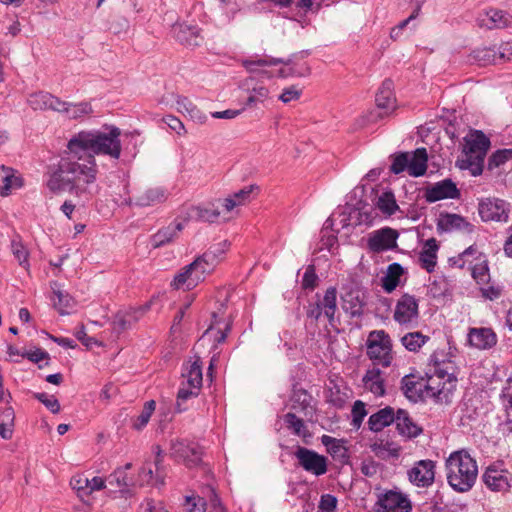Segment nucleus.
<instances>
[{
  "label": "nucleus",
  "instance_id": "nucleus-27",
  "mask_svg": "<svg viewBox=\"0 0 512 512\" xmlns=\"http://www.w3.org/2000/svg\"><path fill=\"white\" fill-rule=\"evenodd\" d=\"M362 382L364 387L376 397L385 395V380L379 368L373 367L368 369L362 378Z\"/></svg>",
  "mask_w": 512,
  "mask_h": 512
},
{
  "label": "nucleus",
  "instance_id": "nucleus-57",
  "mask_svg": "<svg viewBox=\"0 0 512 512\" xmlns=\"http://www.w3.org/2000/svg\"><path fill=\"white\" fill-rule=\"evenodd\" d=\"M33 398L41 402L51 413L58 414L60 412V403L54 395H48L45 392L33 393Z\"/></svg>",
  "mask_w": 512,
  "mask_h": 512
},
{
  "label": "nucleus",
  "instance_id": "nucleus-51",
  "mask_svg": "<svg viewBox=\"0 0 512 512\" xmlns=\"http://www.w3.org/2000/svg\"><path fill=\"white\" fill-rule=\"evenodd\" d=\"M488 21L490 22L487 24V26L490 29L493 28H505L510 24V17L508 13L498 10V9H491L487 12Z\"/></svg>",
  "mask_w": 512,
  "mask_h": 512
},
{
  "label": "nucleus",
  "instance_id": "nucleus-31",
  "mask_svg": "<svg viewBox=\"0 0 512 512\" xmlns=\"http://www.w3.org/2000/svg\"><path fill=\"white\" fill-rule=\"evenodd\" d=\"M428 154L424 147L417 148L409 156V175L412 177H421L425 175L428 167Z\"/></svg>",
  "mask_w": 512,
  "mask_h": 512
},
{
  "label": "nucleus",
  "instance_id": "nucleus-6",
  "mask_svg": "<svg viewBox=\"0 0 512 512\" xmlns=\"http://www.w3.org/2000/svg\"><path fill=\"white\" fill-rule=\"evenodd\" d=\"M366 354L374 366L387 368L393 361L392 341L384 330H373L366 340Z\"/></svg>",
  "mask_w": 512,
  "mask_h": 512
},
{
  "label": "nucleus",
  "instance_id": "nucleus-20",
  "mask_svg": "<svg viewBox=\"0 0 512 512\" xmlns=\"http://www.w3.org/2000/svg\"><path fill=\"white\" fill-rule=\"evenodd\" d=\"M396 431L405 440H413L420 436L424 429L413 420L406 409L399 408L396 411Z\"/></svg>",
  "mask_w": 512,
  "mask_h": 512
},
{
  "label": "nucleus",
  "instance_id": "nucleus-5",
  "mask_svg": "<svg viewBox=\"0 0 512 512\" xmlns=\"http://www.w3.org/2000/svg\"><path fill=\"white\" fill-rule=\"evenodd\" d=\"M309 55L308 51H301L297 54L292 55L287 60L282 58L266 57L257 60L247 59L243 61V66L247 71L253 73L256 72L257 66H271L277 64H283L284 66L278 70V77H306L310 75L311 69L307 62L297 63L294 59H304Z\"/></svg>",
  "mask_w": 512,
  "mask_h": 512
},
{
  "label": "nucleus",
  "instance_id": "nucleus-11",
  "mask_svg": "<svg viewBox=\"0 0 512 512\" xmlns=\"http://www.w3.org/2000/svg\"><path fill=\"white\" fill-rule=\"evenodd\" d=\"M342 309L350 318H361L366 306V293L356 285L343 287Z\"/></svg>",
  "mask_w": 512,
  "mask_h": 512
},
{
  "label": "nucleus",
  "instance_id": "nucleus-61",
  "mask_svg": "<svg viewBox=\"0 0 512 512\" xmlns=\"http://www.w3.org/2000/svg\"><path fill=\"white\" fill-rule=\"evenodd\" d=\"M11 248H12V253H13L14 257L18 260L19 264L23 267H28L29 266V261H28L29 253H28V250L26 249V247L21 242H17L15 240H13L11 243Z\"/></svg>",
  "mask_w": 512,
  "mask_h": 512
},
{
  "label": "nucleus",
  "instance_id": "nucleus-62",
  "mask_svg": "<svg viewBox=\"0 0 512 512\" xmlns=\"http://www.w3.org/2000/svg\"><path fill=\"white\" fill-rule=\"evenodd\" d=\"M437 254L430 251L422 250L419 254L420 266L428 273H432L437 264Z\"/></svg>",
  "mask_w": 512,
  "mask_h": 512
},
{
  "label": "nucleus",
  "instance_id": "nucleus-40",
  "mask_svg": "<svg viewBox=\"0 0 512 512\" xmlns=\"http://www.w3.org/2000/svg\"><path fill=\"white\" fill-rule=\"evenodd\" d=\"M376 208L388 217L392 216L400 209L392 190H386L378 197Z\"/></svg>",
  "mask_w": 512,
  "mask_h": 512
},
{
  "label": "nucleus",
  "instance_id": "nucleus-9",
  "mask_svg": "<svg viewBox=\"0 0 512 512\" xmlns=\"http://www.w3.org/2000/svg\"><path fill=\"white\" fill-rule=\"evenodd\" d=\"M482 480L491 491L504 493L511 488L512 473L505 468L503 461H496L486 468Z\"/></svg>",
  "mask_w": 512,
  "mask_h": 512
},
{
  "label": "nucleus",
  "instance_id": "nucleus-41",
  "mask_svg": "<svg viewBox=\"0 0 512 512\" xmlns=\"http://www.w3.org/2000/svg\"><path fill=\"white\" fill-rule=\"evenodd\" d=\"M52 289L53 294L57 297V302H54L55 309L60 315L69 314V310L76 305L75 299L67 291L55 289L53 286Z\"/></svg>",
  "mask_w": 512,
  "mask_h": 512
},
{
  "label": "nucleus",
  "instance_id": "nucleus-43",
  "mask_svg": "<svg viewBox=\"0 0 512 512\" xmlns=\"http://www.w3.org/2000/svg\"><path fill=\"white\" fill-rule=\"evenodd\" d=\"M429 336L421 332H409L401 338L402 345L410 352H417L427 341Z\"/></svg>",
  "mask_w": 512,
  "mask_h": 512
},
{
  "label": "nucleus",
  "instance_id": "nucleus-54",
  "mask_svg": "<svg viewBox=\"0 0 512 512\" xmlns=\"http://www.w3.org/2000/svg\"><path fill=\"white\" fill-rule=\"evenodd\" d=\"M193 217H195L199 221L215 223L217 222L220 211L217 208H202V207H193L192 208Z\"/></svg>",
  "mask_w": 512,
  "mask_h": 512
},
{
  "label": "nucleus",
  "instance_id": "nucleus-28",
  "mask_svg": "<svg viewBox=\"0 0 512 512\" xmlns=\"http://www.w3.org/2000/svg\"><path fill=\"white\" fill-rule=\"evenodd\" d=\"M184 226L181 222L171 223L166 227L159 229L151 237V243L154 248L162 247L166 244L171 243L183 230Z\"/></svg>",
  "mask_w": 512,
  "mask_h": 512
},
{
  "label": "nucleus",
  "instance_id": "nucleus-7",
  "mask_svg": "<svg viewBox=\"0 0 512 512\" xmlns=\"http://www.w3.org/2000/svg\"><path fill=\"white\" fill-rule=\"evenodd\" d=\"M203 447L194 441L175 439L170 442V456L176 461H183L188 468L202 463Z\"/></svg>",
  "mask_w": 512,
  "mask_h": 512
},
{
  "label": "nucleus",
  "instance_id": "nucleus-2",
  "mask_svg": "<svg viewBox=\"0 0 512 512\" xmlns=\"http://www.w3.org/2000/svg\"><path fill=\"white\" fill-rule=\"evenodd\" d=\"M121 130L113 125H104V131H80L75 134L67 144L70 154L78 160L84 155H107L112 159H119L122 151L120 141Z\"/></svg>",
  "mask_w": 512,
  "mask_h": 512
},
{
  "label": "nucleus",
  "instance_id": "nucleus-21",
  "mask_svg": "<svg viewBox=\"0 0 512 512\" xmlns=\"http://www.w3.org/2000/svg\"><path fill=\"white\" fill-rule=\"evenodd\" d=\"M419 315L418 302L413 295L405 293L397 301L394 320L399 324H408Z\"/></svg>",
  "mask_w": 512,
  "mask_h": 512
},
{
  "label": "nucleus",
  "instance_id": "nucleus-55",
  "mask_svg": "<svg viewBox=\"0 0 512 512\" xmlns=\"http://www.w3.org/2000/svg\"><path fill=\"white\" fill-rule=\"evenodd\" d=\"M351 414V426L354 429L358 430L361 427L364 418L368 414L365 403L362 402L361 400H356L352 406Z\"/></svg>",
  "mask_w": 512,
  "mask_h": 512
},
{
  "label": "nucleus",
  "instance_id": "nucleus-3",
  "mask_svg": "<svg viewBox=\"0 0 512 512\" xmlns=\"http://www.w3.org/2000/svg\"><path fill=\"white\" fill-rule=\"evenodd\" d=\"M447 480L451 488L456 492L469 491L478 475V466L465 451H455L446 460Z\"/></svg>",
  "mask_w": 512,
  "mask_h": 512
},
{
  "label": "nucleus",
  "instance_id": "nucleus-56",
  "mask_svg": "<svg viewBox=\"0 0 512 512\" xmlns=\"http://www.w3.org/2000/svg\"><path fill=\"white\" fill-rule=\"evenodd\" d=\"M183 505L188 512H206L208 507L207 500L199 495L186 496Z\"/></svg>",
  "mask_w": 512,
  "mask_h": 512
},
{
  "label": "nucleus",
  "instance_id": "nucleus-42",
  "mask_svg": "<svg viewBox=\"0 0 512 512\" xmlns=\"http://www.w3.org/2000/svg\"><path fill=\"white\" fill-rule=\"evenodd\" d=\"M165 192L161 188H151L146 190L143 194L136 197L135 204L137 206L146 207L165 200Z\"/></svg>",
  "mask_w": 512,
  "mask_h": 512
},
{
  "label": "nucleus",
  "instance_id": "nucleus-19",
  "mask_svg": "<svg viewBox=\"0 0 512 512\" xmlns=\"http://www.w3.org/2000/svg\"><path fill=\"white\" fill-rule=\"evenodd\" d=\"M467 342L478 350H489L498 342L497 334L489 327L469 328Z\"/></svg>",
  "mask_w": 512,
  "mask_h": 512
},
{
  "label": "nucleus",
  "instance_id": "nucleus-38",
  "mask_svg": "<svg viewBox=\"0 0 512 512\" xmlns=\"http://www.w3.org/2000/svg\"><path fill=\"white\" fill-rule=\"evenodd\" d=\"M283 421L287 429L291 430V432L303 439L310 438L311 433L306 427L304 420L297 417L296 414L292 412H288L283 416Z\"/></svg>",
  "mask_w": 512,
  "mask_h": 512
},
{
  "label": "nucleus",
  "instance_id": "nucleus-35",
  "mask_svg": "<svg viewBox=\"0 0 512 512\" xmlns=\"http://www.w3.org/2000/svg\"><path fill=\"white\" fill-rule=\"evenodd\" d=\"M182 376L186 378L185 384H187L192 389L200 390L202 387V361L200 357H196V359L185 368Z\"/></svg>",
  "mask_w": 512,
  "mask_h": 512
},
{
  "label": "nucleus",
  "instance_id": "nucleus-23",
  "mask_svg": "<svg viewBox=\"0 0 512 512\" xmlns=\"http://www.w3.org/2000/svg\"><path fill=\"white\" fill-rule=\"evenodd\" d=\"M28 102L34 110L51 109L53 111H60L67 107L65 101H62L60 98L44 91L31 94Z\"/></svg>",
  "mask_w": 512,
  "mask_h": 512
},
{
  "label": "nucleus",
  "instance_id": "nucleus-4",
  "mask_svg": "<svg viewBox=\"0 0 512 512\" xmlns=\"http://www.w3.org/2000/svg\"><path fill=\"white\" fill-rule=\"evenodd\" d=\"M465 145L463 153L466 155L464 159L456 161V167L460 170H469L474 177L483 173L484 161L491 147L489 137L482 130H471L470 136L464 138Z\"/></svg>",
  "mask_w": 512,
  "mask_h": 512
},
{
  "label": "nucleus",
  "instance_id": "nucleus-17",
  "mask_svg": "<svg viewBox=\"0 0 512 512\" xmlns=\"http://www.w3.org/2000/svg\"><path fill=\"white\" fill-rule=\"evenodd\" d=\"M349 209L348 217H344L341 222H343V227L347 226V221L355 219L354 224L358 225H372L375 218L377 217V213L375 212V207L370 206L366 200L359 199L356 204L353 206H348Z\"/></svg>",
  "mask_w": 512,
  "mask_h": 512
},
{
  "label": "nucleus",
  "instance_id": "nucleus-39",
  "mask_svg": "<svg viewBox=\"0 0 512 512\" xmlns=\"http://www.w3.org/2000/svg\"><path fill=\"white\" fill-rule=\"evenodd\" d=\"M1 170L4 171L3 176L4 185L0 188L1 196H8L12 189L20 188L23 185V179L19 175H15V170L5 165L1 166Z\"/></svg>",
  "mask_w": 512,
  "mask_h": 512
},
{
  "label": "nucleus",
  "instance_id": "nucleus-13",
  "mask_svg": "<svg viewBox=\"0 0 512 512\" xmlns=\"http://www.w3.org/2000/svg\"><path fill=\"white\" fill-rule=\"evenodd\" d=\"M423 191V197L427 203H435L444 199H459L461 196V191L450 178L429 184Z\"/></svg>",
  "mask_w": 512,
  "mask_h": 512
},
{
  "label": "nucleus",
  "instance_id": "nucleus-44",
  "mask_svg": "<svg viewBox=\"0 0 512 512\" xmlns=\"http://www.w3.org/2000/svg\"><path fill=\"white\" fill-rule=\"evenodd\" d=\"M391 165L390 172L398 175L407 170L409 173V153L408 152H396L390 155Z\"/></svg>",
  "mask_w": 512,
  "mask_h": 512
},
{
  "label": "nucleus",
  "instance_id": "nucleus-46",
  "mask_svg": "<svg viewBox=\"0 0 512 512\" xmlns=\"http://www.w3.org/2000/svg\"><path fill=\"white\" fill-rule=\"evenodd\" d=\"M65 104L67 106L66 109L60 110L59 112L66 113L71 119H78L93 112L92 106L89 102H80L76 104L65 102Z\"/></svg>",
  "mask_w": 512,
  "mask_h": 512
},
{
  "label": "nucleus",
  "instance_id": "nucleus-34",
  "mask_svg": "<svg viewBox=\"0 0 512 512\" xmlns=\"http://www.w3.org/2000/svg\"><path fill=\"white\" fill-rule=\"evenodd\" d=\"M197 266V262H191L186 265L181 272L175 275L173 281L171 282V286L174 289L184 288L185 290L194 289L199 283L192 282V279H195L194 269Z\"/></svg>",
  "mask_w": 512,
  "mask_h": 512
},
{
  "label": "nucleus",
  "instance_id": "nucleus-1",
  "mask_svg": "<svg viewBox=\"0 0 512 512\" xmlns=\"http://www.w3.org/2000/svg\"><path fill=\"white\" fill-rule=\"evenodd\" d=\"M87 164H81L69 157H61L58 164L51 167L47 188L52 193L68 191L75 196L87 195L92 198L98 189L93 192L89 185L96 181L98 168L93 155L86 158Z\"/></svg>",
  "mask_w": 512,
  "mask_h": 512
},
{
  "label": "nucleus",
  "instance_id": "nucleus-63",
  "mask_svg": "<svg viewBox=\"0 0 512 512\" xmlns=\"http://www.w3.org/2000/svg\"><path fill=\"white\" fill-rule=\"evenodd\" d=\"M338 499L332 494H323L320 497L318 509L319 512H336Z\"/></svg>",
  "mask_w": 512,
  "mask_h": 512
},
{
  "label": "nucleus",
  "instance_id": "nucleus-14",
  "mask_svg": "<svg viewBox=\"0 0 512 512\" xmlns=\"http://www.w3.org/2000/svg\"><path fill=\"white\" fill-rule=\"evenodd\" d=\"M377 512H412V503L401 491L386 490L378 496Z\"/></svg>",
  "mask_w": 512,
  "mask_h": 512
},
{
  "label": "nucleus",
  "instance_id": "nucleus-60",
  "mask_svg": "<svg viewBox=\"0 0 512 512\" xmlns=\"http://www.w3.org/2000/svg\"><path fill=\"white\" fill-rule=\"evenodd\" d=\"M269 96V90L265 86H258L252 89L248 96L245 105L247 107H254L258 103H262Z\"/></svg>",
  "mask_w": 512,
  "mask_h": 512
},
{
  "label": "nucleus",
  "instance_id": "nucleus-15",
  "mask_svg": "<svg viewBox=\"0 0 512 512\" xmlns=\"http://www.w3.org/2000/svg\"><path fill=\"white\" fill-rule=\"evenodd\" d=\"M478 213L484 222H507L509 218L508 204L498 198L481 199L478 205Z\"/></svg>",
  "mask_w": 512,
  "mask_h": 512
},
{
  "label": "nucleus",
  "instance_id": "nucleus-64",
  "mask_svg": "<svg viewBox=\"0 0 512 512\" xmlns=\"http://www.w3.org/2000/svg\"><path fill=\"white\" fill-rule=\"evenodd\" d=\"M502 287L494 284H482L480 292L483 298L490 301L497 300L502 295Z\"/></svg>",
  "mask_w": 512,
  "mask_h": 512
},
{
  "label": "nucleus",
  "instance_id": "nucleus-18",
  "mask_svg": "<svg viewBox=\"0 0 512 512\" xmlns=\"http://www.w3.org/2000/svg\"><path fill=\"white\" fill-rule=\"evenodd\" d=\"M436 228L438 233H448L455 230H464L468 233L473 232L474 225L466 220L465 217L455 213L441 212L437 219Z\"/></svg>",
  "mask_w": 512,
  "mask_h": 512
},
{
  "label": "nucleus",
  "instance_id": "nucleus-12",
  "mask_svg": "<svg viewBox=\"0 0 512 512\" xmlns=\"http://www.w3.org/2000/svg\"><path fill=\"white\" fill-rule=\"evenodd\" d=\"M399 232L391 227H382L371 232L367 239V248L370 252L381 253L394 250L398 247Z\"/></svg>",
  "mask_w": 512,
  "mask_h": 512
},
{
  "label": "nucleus",
  "instance_id": "nucleus-32",
  "mask_svg": "<svg viewBox=\"0 0 512 512\" xmlns=\"http://www.w3.org/2000/svg\"><path fill=\"white\" fill-rule=\"evenodd\" d=\"M110 492H120L122 495L129 492V487L133 485L132 479L127 476L125 469L117 468L106 479Z\"/></svg>",
  "mask_w": 512,
  "mask_h": 512
},
{
  "label": "nucleus",
  "instance_id": "nucleus-37",
  "mask_svg": "<svg viewBox=\"0 0 512 512\" xmlns=\"http://www.w3.org/2000/svg\"><path fill=\"white\" fill-rule=\"evenodd\" d=\"M427 295L433 299H445L452 296L448 280L443 276L435 277L428 285Z\"/></svg>",
  "mask_w": 512,
  "mask_h": 512
},
{
  "label": "nucleus",
  "instance_id": "nucleus-52",
  "mask_svg": "<svg viewBox=\"0 0 512 512\" xmlns=\"http://www.w3.org/2000/svg\"><path fill=\"white\" fill-rule=\"evenodd\" d=\"M200 390L192 389L187 384L182 382V387L179 388L177 393L176 411L181 413L187 410V407H183V403L191 397H197Z\"/></svg>",
  "mask_w": 512,
  "mask_h": 512
},
{
  "label": "nucleus",
  "instance_id": "nucleus-8",
  "mask_svg": "<svg viewBox=\"0 0 512 512\" xmlns=\"http://www.w3.org/2000/svg\"><path fill=\"white\" fill-rule=\"evenodd\" d=\"M317 301L309 303L306 308V316L314 321H318L322 313L333 324L334 315L337 310V289L333 286L329 287L320 299V295L316 294Z\"/></svg>",
  "mask_w": 512,
  "mask_h": 512
},
{
  "label": "nucleus",
  "instance_id": "nucleus-22",
  "mask_svg": "<svg viewBox=\"0 0 512 512\" xmlns=\"http://www.w3.org/2000/svg\"><path fill=\"white\" fill-rule=\"evenodd\" d=\"M423 380L422 376H416L413 373L402 377L400 389L403 395L412 403L424 401L423 396Z\"/></svg>",
  "mask_w": 512,
  "mask_h": 512
},
{
  "label": "nucleus",
  "instance_id": "nucleus-45",
  "mask_svg": "<svg viewBox=\"0 0 512 512\" xmlns=\"http://www.w3.org/2000/svg\"><path fill=\"white\" fill-rule=\"evenodd\" d=\"M155 408L156 402L154 400L145 402L140 415L133 420L132 428L137 431L142 430L148 424L152 414L155 411Z\"/></svg>",
  "mask_w": 512,
  "mask_h": 512
},
{
  "label": "nucleus",
  "instance_id": "nucleus-58",
  "mask_svg": "<svg viewBox=\"0 0 512 512\" xmlns=\"http://www.w3.org/2000/svg\"><path fill=\"white\" fill-rule=\"evenodd\" d=\"M318 282L319 278L315 266L313 264L308 265L301 281L302 289L313 291L318 286Z\"/></svg>",
  "mask_w": 512,
  "mask_h": 512
},
{
  "label": "nucleus",
  "instance_id": "nucleus-25",
  "mask_svg": "<svg viewBox=\"0 0 512 512\" xmlns=\"http://www.w3.org/2000/svg\"><path fill=\"white\" fill-rule=\"evenodd\" d=\"M375 102L377 108L384 110L383 113L379 114V117L388 115V111L394 109L396 98L394 95V82L391 79L387 78L382 82L376 93Z\"/></svg>",
  "mask_w": 512,
  "mask_h": 512
},
{
  "label": "nucleus",
  "instance_id": "nucleus-47",
  "mask_svg": "<svg viewBox=\"0 0 512 512\" xmlns=\"http://www.w3.org/2000/svg\"><path fill=\"white\" fill-rule=\"evenodd\" d=\"M509 160H512V148L498 149L488 158L487 169L492 171Z\"/></svg>",
  "mask_w": 512,
  "mask_h": 512
},
{
  "label": "nucleus",
  "instance_id": "nucleus-50",
  "mask_svg": "<svg viewBox=\"0 0 512 512\" xmlns=\"http://www.w3.org/2000/svg\"><path fill=\"white\" fill-rule=\"evenodd\" d=\"M495 57V50L487 47L475 49L470 54L471 60L476 62L479 66H486L494 63Z\"/></svg>",
  "mask_w": 512,
  "mask_h": 512
},
{
  "label": "nucleus",
  "instance_id": "nucleus-26",
  "mask_svg": "<svg viewBox=\"0 0 512 512\" xmlns=\"http://www.w3.org/2000/svg\"><path fill=\"white\" fill-rule=\"evenodd\" d=\"M396 411L391 406H386L376 413L370 415L368 419V428L372 432H380L385 427L395 423Z\"/></svg>",
  "mask_w": 512,
  "mask_h": 512
},
{
  "label": "nucleus",
  "instance_id": "nucleus-30",
  "mask_svg": "<svg viewBox=\"0 0 512 512\" xmlns=\"http://www.w3.org/2000/svg\"><path fill=\"white\" fill-rule=\"evenodd\" d=\"M405 273V269L399 263L388 265L385 275L381 278V286L386 293H392L400 284V278Z\"/></svg>",
  "mask_w": 512,
  "mask_h": 512
},
{
  "label": "nucleus",
  "instance_id": "nucleus-24",
  "mask_svg": "<svg viewBox=\"0 0 512 512\" xmlns=\"http://www.w3.org/2000/svg\"><path fill=\"white\" fill-rule=\"evenodd\" d=\"M173 34L176 40L187 47H197L203 40L201 29L197 25L177 24L173 26Z\"/></svg>",
  "mask_w": 512,
  "mask_h": 512
},
{
  "label": "nucleus",
  "instance_id": "nucleus-29",
  "mask_svg": "<svg viewBox=\"0 0 512 512\" xmlns=\"http://www.w3.org/2000/svg\"><path fill=\"white\" fill-rule=\"evenodd\" d=\"M291 400L294 409L298 408L305 417H308L309 420L312 419L315 414V408L311 404L313 397L307 390L304 388L294 389Z\"/></svg>",
  "mask_w": 512,
  "mask_h": 512
},
{
  "label": "nucleus",
  "instance_id": "nucleus-16",
  "mask_svg": "<svg viewBox=\"0 0 512 512\" xmlns=\"http://www.w3.org/2000/svg\"><path fill=\"white\" fill-rule=\"evenodd\" d=\"M436 463L433 460H420L408 471L412 484L418 487H428L434 482Z\"/></svg>",
  "mask_w": 512,
  "mask_h": 512
},
{
  "label": "nucleus",
  "instance_id": "nucleus-10",
  "mask_svg": "<svg viewBox=\"0 0 512 512\" xmlns=\"http://www.w3.org/2000/svg\"><path fill=\"white\" fill-rule=\"evenodd\" d=\"M294 456L303 470L317 477L326 474L328 471V458L312 449L297 446Z\"/></svg>",
  "mask_w": 512,
  "mask_h": 512
},
{
  "label": "nucleus",
  "instance_id": "nucleus-48",
  "mask_svg": "<svg viewBox=\"0 0 512 512\" xmlns=\"http://www.w3.org/2000/svg\"><path fill=\"white\" fill-rule=\"evenodd\" d=\"M21 357L37 364L39 369L49 366L50 364L49 353L41 348H35L33 351H24L22 352Z\"/></svg>",
  "mask_w": 512,
  "mask_h": 512
},
{
  "label": "nucleus",
  "instance_id": "nucleus-53",
  "mask_svg": "<svg viewBox=\"0 0 512 512\" xmlns=\"http://www.w3.org/2000/svg\"><path fill=\"white\" fill-rule=\"evenodd\" d=\"M205 489L207 490L208 512H228L216 489L210 485L206 486Z\"/></svg>",
  "mask_w": 512,
  "mask_h": 512
},
{
  "label": "nucleus",
  "instance_id": "nucleus-59",
  "mask_svg": "<svg viewBox=\"0 0 512 512\" xmlns=\"http://www.w3.org/2000/svg\"><path fill=\"white\" fill-rule=\"evenodd\" d=\"M340 442L333 444L327 451L335 459H338L342 464L349 462L348 449L344 446L346 440L339 439Z\"/></svg>",
  "mask_w": 512,
  "mask_h": 512
},
{
  "label": "nucleus",
  "instance_id": "nucleus-36",
  "mask_svg": "<svg viewBox=\"0 0 512 512\" xmlns=\"http://www.w3.org/2000/svg\"><path fill=\"white\" fill-rule=\"evenodd\" d=\"M193 262H197V266H195L194 273L195 279H192L194 283H200L204 281L207 274H210L214 271L217 266L213 262V255L210 253H203L198 256Z\"/></svg>",
  "mask_w": 512,
  "mask_h": 512
},
{
  "label": "nucleus",
  "instance_id": "nucleus-49",
  "mask_svg": "<svg viewBox=\"0 0 512 512\" xmlns=\"http://www.w3.org/2000/svg\"><path fill=\"white\" fill-rule=\"evenodd\" d=\"M471 275L477 284H489L490 273L488 261L486 259H483L479 263L474 264L471 267Z\"/></svg>",
  "mask_w": 512,
  "mask_h": 512
},
{
  "label": "nucleus",
  "instance_id": "nucleus-33",
  "mask_svg": "<svg viewBox=\"0 0 512 512\" xmlns=\"http://www.w3.org/2000/svg\"><path fill=\"white\" fill-rule=\"evenodd\" d=\"M139 320V315L135 314V311L131 309L125 311H118L112 321L113 332L120 335L124 331L130 329L133 324Z\"/></svg>",
  "mask_w": 512,
  "mask_h": 512
}]
</instances>
